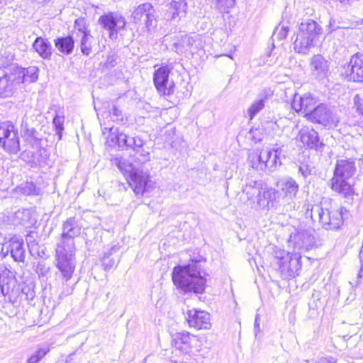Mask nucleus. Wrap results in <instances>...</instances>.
Segmentation results:
<instances>
[{"mask_svg":"<svg viewBox=\"0 0 363 363\" xmlns=\"http://www.w3.org/2000/svg\"><path fill=\"white\" fill-rule=\"evenodd\" d=\"M315 101L311 94H306L303 96H299L298 99L295 98L292 106L296 111L302 112L309 119L310 114L315 110Z\"/></svg>","mask_w":363,"mask_h":363,"instance_id":"obj_19","label":"nucleus"},{"mask_svg":"<svg viewBox=\"0 0 363 363\" xmlns=\"http://www.w3.org/2000/svg\"><path fill=\"white\" fill-rule=\"evenodd\" d=\"M263 150L259 153L251 152L248 156V163L252 168L257 170H264V163L260 162V160L263 158Z\"/></svg>","mask_w":363,"mask_h":363,"instance_id":"obj_37","label":"nucleus"},{"mask_svg":"<svg viewBox=\"0 0 363 363\" xmlns=\"http://www.w3.org/2000/svg\"><path fill=\"white\" fill-rule=\"evenodd\" d=\"M37 274L43 277H47L50 273V267L44 262H39L36 267Z\"/></svg>","mask_w":363,"mask_h":363,"instance_id":"obj_43","label":"nucleus"},{"mask_svg":"<svg viewBox=\"0 0 363 363\" xmlns=\"http://www.w3.org/2000/svg\"><path fill=\"white\" fill-rule=\"evenodd\" d=\"M340 27L336 25L335 20L333 18L330 19L329 24H328V28L330 29V32H332L333 30H337Z\"/></svg>","mask_w":363,"mask_h":363,"instance_id":"obj_51","label":"nucleus"},{"mask_svg":"<svg viewBox=\"0 0 363 363\" xmlns=\"http://www.w3.org/2000/svg\"><path fill=\"white\" fill-rule=\"evenodd\" d=\"M9 250L16 262H24L26 251L23 240L12 238L9 241Z\"/></svg>","mask_w":363,"mask_h":363,"instance_id":"obj_28","label":"nucleus"},{"mask_svg":"<svg viewBox=\"0 0 363 363\" xmlns=\"http://www.w3.org/2000/svg\"><path fill=\"white\" fill-rule=\"evenodd\" d=\"M321 30V27L315 21L307 20L299 24L298 33L316 39Z\"/></svg>","mask_w":363,"mask_h":363,"instance_id":"obj_27","label":"nucleus"},{"mask_svg":"<svg viewBox=\"0 0 363 363\" xmlns=\"http://www.w3.org/2000/svg\"><path fill=\"white\" fill-rule=\"evenodd\" d=\"M14 93V84L8 76L0 77V97L11 96Z\"/></svg>","mask_w":363,"mask_h":363,"instance_id":"obj_34","label":"nucleus"},{"mask_svg":"<svg viewBox=\"0 0 363 363\" xmlns=\"http://www.w3.org/2000/svg\"><path fill=\"white\" fill-rule=\"evenodd\" d=\"M298 174L303 178L308 177L311 174V169L308 164H302L298 167Z\"/></svg>","mask_w":363,"mask_h":363,"instance_id":"obj_48","label":"nucleus"},{"mask_svg":"<svg viewBox=\"0 0 363 363\" xmlns=\"http://www.w3.org/2000/svg\"><path fill=\"white\" fill-rule=\"evenodd\" d=\"M362 257H363V254H362V252L361 251L360 253H359V258H360V260H361V262L362 263Z\"/></svg>","mask_w":363,"mask_h":363,"instance_id":"obj_62","label":"nucleus"},{"mask_svg":"<svg viewBox=\"0 0 363 363\" xmlns=\"http://www.w3.org/2000/svg\"><path fill=\"white\" fill-rule=\"evenodd\" d=\"M14 282V278L10 270L4 266H0V288L3 294H8L10 285Z\"/></svg>","mask_w":363,"mask_h":363,"instance_id":"obj_33","label":"nucleus"},{"mask_svg":"<svg viewBox=\"0 0 363 363\" xmlns=\"http://www.w3.org/2000/svg\"><path fill=\"white\" fill-rule=\"evenodd\" d=\"M187 321L190 327L196 330H207L211 328L209 313L196 309L188 311Z\"/></svg>","mask_w":363,"mask_h":363,"instance_id":"obj_16","label":"nucleus"},{"mask_svg":"<svg viewBox=\"0 0 363 363\" xmlns=\"http://www.w3.org/2000/svg\"><path fill=\"white\" fill-rule=\"evenodd\" d=\"M79 21H80L79 20H77V21H75V25H74V28H77L78 25L79 24Z\"/></svg>","mask_w":363,"mask_h":363,"instance_id":"obj_60","label":"nucleus"},{"mask_svg":"<svg viewBox=\"0 0 363 363\" xmlns=\"http://www.w3.org/2000/svg\"><path fill=\"white\" fill-rule=\"evenodd\" d=\"M15 192L20 195L30 196L38 194V189L33 182H26L17 186L15 188Z\"/></svg>","mask_w":363,"mask_h":363,"instance_id":"obj_35","label":"nucleus"},{"mask_svg":"<svg viewBox=\"0 0 363 363\" xmlns=\"http://www.w3.org/2000/svg\"><path fill=\"white\" fill-rule=\"evenodd\" d=\"M134 137H130L127 135V144H125V149H132L133 143H134Z\"/></svg>","mask_w":363,"mask_h":363,"instance_id":"obj_53","label":"nucleus"},{"mask_svg":"<svg viewBox=\"0 0 363 363\" xmlns=\"http://www.w3.org/2000/svg\"><path fill=\"white\" fill-rule=\"evenodd\" d=\"M99 23L105 29L109 30V37L111 39H116L118 33L123 29L126 25L124 17L113 13L104 14L99 18Z\"/></svg>","mask_w":363,"mask_h":363,"instance_id":"obj_12","label":"nucleus"},{"mask_svg":"<svg viewBox=\"0 0 363 363\" xmlns=\"http://www.w3.org/2000/svg\"><path fill=\"white\" fill-rule=\"evenodd\" d=\"M174 284L185 293L201 294L205 290L206 279L201 274V266L191 260L188 265L175 267L172 272Z\"/></svg>","mask_w":363,"mask_h":363,"instance_id":"obj_1","label":"nucleus"},{"mask_svg":"<svg viewBox=\"0 0 363 363\" xmlns=\"http://www.w3.org/2000/svg\"><path fill=\"white\" fill-rule=\"evenodd\" d=\"M170 69L167 66H162L155 71L153 82L157 90L164 94L169 95L174 91V84L169 81Z\"/></svg>","mask_w":363,"mask_h":363,"instance_id":"obj_13","label":"nucleus"},{"mask_svg":"<svg viewBox=\"0 0 363 363\" xmlns=\"http://www.w3.org/2000/svg\"><path fill=\"white\" fill-rule=\"evenodd\" d=\"M118 249V248L116 246H113L108 252L104 253L102 259L104 270L108 271L115 266V260L113 259H110V256L112 255L113 252H116Z\"/></svg>","mask_w":363,"mask_h":363,"instance_id":"obj_38","label":"nucleus"},{"mask_svg":"<svg viewBox=\"0 0 363 363\" xmlns=\"http://www.w3.org/2000/svg\"><path fill=\"white\" fill-rule=\"evenodd\" d=\"M113 164L128 174V183L136 195H143L148 190L149 174L140 169L135 168L130 162L122 157H116L113 160Z\"/></svg>","mask_w":363,"mask_h":363,"instance_id":"obj_4","label":"nucleus"},{"mask_svg":"<svg viewBox=\"0 0 363 363\" xmlns=\"http://www.w3.org/2000/svg\"><path fill=\"white\" fill-rule=\"evenodd\" d=\"M8 219L14 225H22L26 227L32 225L35 221L32 218L31 210L28 208H21L16 211L8 217Z\"/></svg>","mask_w":363,"mask_h":363,"instance_id":"obj_20","label":"nucleus"},{"mask_svg":"<svg viewBox=\"0 0 363 363\" xmlns=\"http://www.w3.org/2000/svg\"><path fill=\"white\" fill-rule=\"evenodd\" d=\"M302 143L309 148H317L320 142L318 133L313 129L308 127L302 128L298 135Z\"/></svg>","mask_w":363,"mask_h":363,"instance_id":"obj_23","label":"nucleus"},{"mask_svg":"<svg viewBox=\"0 0 363 363\" xmlns=\"http://www.w3.org/2000/svg\"><path fill=\"white\" fill-rule=\"evenodd\" d=\"M264 160H266V158H262V159L260 160V162H262L264 163Z\"/></svg>","mask_w":363,"mask_h":363,"instance_id":"obj_63","label":"nucleus"},{"mask_svg":"<svg viewBox=\"0 0 363 363\" xmlns=\"http://www.w3.org/2000/svg\"><path fill=\"white\" fill-rule=\"evenodd\" d=\"M309 121L322 125L328 129L337 127L340 118L335 107L325 104L315 106V110L310 114Z\"/></svg>","mask_w":363,"mask_h":363,"instance_id":"obj_9","label":"nucleus"},{"mask_svg":"<svg viewBox=\"0 0 363 363\" xmlns=\"http://www.w3.org/2000/svg\"><path fill=\"white\" fill-rule=\"evenodd\" d=\"M39 4H44L49 2L50 0H36Z\"/></svg>","mask_w":363,"mask_h":363,"instance_id":"obj_58","label":"nucleus"},{"mask_svg":"<svg viewBox=\"0 0 363 363\" xmlns=\"http://www.w3.org/2000/svg\"><path fill=\"white\" fill-rule=\"evenodd\" d=\"M363 270V264H362V266H361V269H360V271L358 274V279H360L362 278V274H361V272Z\"/></svg>","mask_w":363,"mask_h":363,"instance_id":"obj_59","label":"nucleus"},{"mask_svg":"<svg viewBox=\"0 0 363 363\" xmlns=\"http://www.w3.org/2000/svg\"><path fill=\"white\" fill-rule=\"evenodd\" d=\"M0 145L10 155H16L21 150L18 129L11 121L0 123Z\"/></svg>","mask_w":363,"mask_h":363,"instance_id":"obj_8","label":"nucleus"},{"mask_svg":"<svg viewBox=\"0 0 363 363\" xmlns=\"http://www.w3.org/2000/svg\"><path fill=\"white\" fill-rule=\"evenodd\" d=\"M269 96V91L264 90L260 94L261 98L255 101L252 104V105L247 109V114L250 120H252L255 116L264 108L266 100Z\"/></svg>","mask_w":363,"mask_h":363,"instance_id":"obj_32","label":"nucleus"},{"mask_svg":"<svg viewBox=\"0 0 363 363\" xmlns=\"http://www.w3.org/2000/svg\"><path fill=\"white\" fill-rule=\"evenodd\" d=\"M341 73L347 81L363 82V54L353 55L349 63L342 67Z\"/></svg>","mask_w":363,"mask_h":363,"instance_id":"obj_11","label":"nucleus"},{"mask_svg":"<svg viewBox=\"0 0 363 363\" xmlns=\"http://www.w3.org/2000/svg\"><path fill=\"white\" fill-rule=\"evenodd\" d=\"M174 47L175 51L180 54L187 51L194 52L198 48L195 38L188 35H182L180 39L174 43Z\"/></svg>","mask_w":363,"mask_h":363,"instance_id":"obj_26","label":"nucleus"},{"mask_svg":"<svg viewBox=\"0 0 363 363\" xmlns=\"http://www.w3.org/2000/svg\"><path fill=\"white\" fill-rule=\"evenodd\" d=\"M132 16L135 23L143 22L148 30L156 26L155 9L150 3L139 5Z\"/></svg>","mask_w":363,"mask_h":363,"instance_id":"obj_14","label":"nucleus"},{"mask_svg":"<svg viewBox=\"0 0 363 363\" xmlns=\"http://www.w3.org/2000/svg\"><path fill=\"white\" fill-rule=\"evenodd\" d=\"M354 104L359 113L363 115V100L358 94L354 97Z\"/></svg>","mask_w":363,"mask_h":363,"instance_id":"obj_49","label":"nucleus"},{"mask_svg":"<svg viewBox=\"0 0 363 363\" xmlns=\"http://www.w3.org/2000/svg\"><path fill=\"white\" fill-rule=\"evenodd\" d=\"M277 186L281 189L284 196L293 199L296 198L299 190L298 183L291 177H286L279 179Z\"/></svg>","mask_w":363,"mask_h":363,"instance_id":"obj_21","label":"nucleus"},{"mask_svg":"<svg viewBox=\"0 0 363 363\" xmlns=\"http://www.w3.org/2000/svg\"><path fill=\"white\" fill-rule=\"evenodd\" d=\"M82 33L80 40V50L84 55H89L92 52V47L94 44V38L86 28H78Z\"/></svg>","mask_w":363,"mask_h":363,"instance_id":"obj_31","label":"nucleus"},{"mask_svg":"<svg viewBox=\"0 0 363 363\" xmlns=\"http://www.w3.org/2000/svg\"><path fill=\"white\" fill-rule=\"evenodd\" d=\"M259 320H260L259 315L257 314L255 316V324H254V329H255L256 334L258 332H259V330H260Z\"/></svg>","mask_w":363,"mask_h":363,"instance_id":"obj_52","label":"nucleus"},{"mask_svg":"<svg viewBox=\"0 0 363 363\" xmlns=\"http://www.w3.org/2000/svg\"><path fill=\"white\" fill-rule=\"evenodd\" d=\"M216 6L220 12H228V10L235 5V0H215Z\"/></svg>","mask_w":363,"mask_h":363,"instance_id":"obj_40","label":"nucleus"},{"mask_svg":"<svg viewBox=\"0 0 363 363\" xmlns=\"http://www.w3.org/2000/svg\"><path fill=\"white\" fill-rule=\"evenodd\" d=\"M315 40L298 33L294 43V50L298 53L306 55L309 52L310 49L314 47L313 41Z\"/></svg>","mask_w":363,"mask_h":363,"instance_id":"obj_30","label":"nucleus"},{"mask_svg":"<svg viewBox=\"0 0 363 363\" xmlns=\"http://www.w3.org/2000/svg\"><path fill=\"white\" fill-rule=\"evenodd\" d=\"M118 133H119V131L118 130H113V128L111 129L110 134L108 135V139H107V143L109 145H111V146L117 145L118 140L116 138L118 136Z\"/></svg>","mask_w":363,"mask_h":363,"instance_id":"obj_45","label":"nucleus"},{"mask_svg":"<svg viewBox=\"0 0 363 363\" xmlns=\"http://www.w3.org/2000/svg\"><path fill=\"white\" fill-rule=\"evenodd\" d=\"M54 45L58 52L65 55H71L74 48L73 35L61 36L54 40Z\"/></svg>","mask_w":363,"mask_h":363,"instance_id":"obj_25","label":"nucleus"},{"mask_svg":"<svg viewBox=\"0 0 363 363\" xmlns=\"http://www.w3.org/2000/svg\"><path fill=\"white\" fill-rule=\"evenodd\" d=\"M172 345L184 353H189L192 348V341L194 338L189 332L182 331L176 333L172 336Z\"/></svg>","mask_w":363,"mask_h":363,"instance_id":"obj_17","label":"nucleus"},{"mask_svg":"<svg viewBox=\"0 0 363 363\" xmlns=\"http://www.w3.org/2000/svg\"><path fill=\"white\" fill-rule=\"evenodd\" d=\"M289 28L287 26L281 25L280 27L276 28L274 33V36H276L279 40H281L286 38Z\"/></svg>","mask_w":363,"mask_h":363,"instance_id":"obj_42","label":"nucleus"},{"mask_svg":"<svg viewBox=\"0 0 363 363\" xmlns=\"http://www.w3.org/2000/svg\"><path fill=\"white\" fill-rule=\"evenodd\" d=\"M25 291H26L25 288L22 289V292L23 293H26ZM26 295H27L28 298H33L34 297V291H30L28 289V291L26 292Z\"/></svg>","mask_w":363,"mask_h":363,"instance_id":"obj_55","label":"nucleus"},{"mask_svg":"<svg viewBox=\"0 0 363 363\" xmlns=\"http://www.w3.org/2000/svg\"><path fill=\"white\" fill-rule=\"evenodd\" d=\"M362 257H363V254H362V252L361 251L360 253H359V258H360V260H361V262L362 263Z\"/></svg>","mask_w":363,"mask_h":363,"instance_id":"obj_61","label":"nucleus"},{"mask_svg":"<svg viewBox=\"0 0 363 363\" xmlns=\"http://www.w3.org/2000/svg\"><path fill=\"white\" fill-rule=\"evenodd\" d=\"M145 144V142L140 137L135 136L132 150L136 153H138L143 157L141 160L143 162H145L150 159V152L143 148Z\"/></svg>","mask_w":363,"mask_h":363,"instance_id":"obj_36","label":"nucleus"},{"mask_svg":"<svg viewBox=\"0 0 363 363\" xmlns=\"http://www.w3.org/2000/svg\"><path fill=\"white\" fill-rule=\"evenodd\" d=\"M315 363H336V361L332 357H327L318 359Z\"/></svg>","mask_w":363,"mask_h":363,"instance_id":"obj_50","label":"nucleus"},{"mask_svg":"<svg viewBox=\"0 0 363 363\" xmlns=\"http://www.w3.org/2000/svg\"><path fill=\"white\" fill-rule=\"evenodd\" d=\"M343 210L346 211L344 208L334 209L315 205L311 209V217L325 230H337L343 223Z\"/></svg>","mask_w":363,"mask_h":363,"instance_id":"obj_5","label":"nucleus"},{"mask_svg":"<svg viewBox=\"0 0 363 363\" xmlns=\"http://www.w3.org/2000/svg\"><path fill=\"white\" fill-rule=\"evenodd\" d=\"M38 68L33 66L23 71V80L28 82H34L38 78Z\"/></svg>","mask_w":363,"mask_h":363,"instance_id":"obj_39","label":"nucleus"},{"mask_svg":"<svg viewBox=\"0 0 363 363\" xmlns=\"http://www.w3.org/2000/svg\"><path fill=\"white\" fill-rule=\"evenodd\" d=\"M274 258L284 279L295 277L301 269V256L297 253L290 254L284 250L279 249L274 251Z\"/></svg>","mask_w":363,"mask_h":363,"instance_id":"obj_6","label":"nucleus"},{"mask_svg":"<svg viewBox=\"0 0 363 363\" xmlns=\"http://www.w3.org/2000/svg\"><path fill=\"white\" fill-rule=\"evenodd\" d=\"M355 172L356 167L354 160H337L334 176L331 179V189L345 199L352 200L354 191L352 185L347 180L351 178Z\"/></svg>","mask_w":363,"mask_h":363,"instance_id":"obj_3","label":"nucleus"},{"mask_svg":"<svg viewBox=\"0 0 363 363\" xmlns=\"http://www.w3.org/2000/svg\"><path fill=\"white\" fill-rule=\"evenodd\" d=\"M310 67L312 74L318 79L327 78L330 73V62L321 55L311 57Z\"/></svg>","mask_w":363,"mask_h":363,"instance_id":"obj_15","label":"nucleus"},{"mask_svg":"<svg viewBox=\"0 0 363 363\" xmlns=\"http://www.w3.org/2000/svg\"><path fill=\"white\" fill-rule=\"evenodd\" d=\"M281 150L276 149L272 150H263V158H266L264 163V170L268 169L269 172L276 170L277 166L281 164L280 160Z\"/></svg>","mask_w":363,"mask_h":363,"instance_id":"obj_24","label":"nucleus"},{"mask_svg":"<svg viewBox=\"0 0 363 363\" xmlns=\"http://www.w3.org/2000/svg\"><path fill=\"white\" fill-rule=\"evenodd\" d=\"M38 357H35L33 354L31 355L28 359L26 363H39Z\"/></svg>","mask_w":363,"mask_h":363,"instance_id":"obj_54","label":"nucleus"},{"mask_svg":"<svg viewBox=\"0 0 363 363\" xmlns=\"http://www.w3.org/2000/svg\"><path fill=\"white\" fill-rule=\"evenodd\" d=\"M188 11V4L186 0H173L171 1L167 14L171 20H180L186 16Z\"/></svg>","mask_w":363,"mask_h":363,"instance_id":"obj_22","label":"nucleus"},{"mask_svg":"<svg viewBox=\"0 0 363 363\" xmlns=\"http://www.w3.org/2000/svg\"><path fill=\"white\" fill-rule=\"evenodd\" d=\"M33 49L45 60H50L52 54L50 43L45 38L38 37L33 43Z\"/></svg>","mask_w":363,"mask_h":363,"instance_id":"obj_29","label":"nucleus"},{"mask_svg":"<svg viewBox=\"0 0 363 363\" xmlns=\"http://www.w3.org/2000/svg\"><path fill=\"white\" fill-rule=\"evenodd\" d=\"M342 4L345 5H352L353 3L357 1V0H339Z\"/></svg>","mask_w":363,"mask_h":363,"instance_id":"obj_56","label":"nucleus"},{"mask_svg":"<svg viewBox=\"0 0 363 363\" xmlns=\"http://www.w3.org/2000/svg\"><path fill=\"white\" fill-rule=\"evenodd\" d=\"M249 205L255 209H269L279 203V191L264 185L262 181H250L242 189Z\"/></svg>","mask_w":363,"mask_h":363,"instance_id":"obj_2","label":"nucleus"},{"mask_svg":"<svg viewBox=\"0 0 363 363\" xmlns=\"http://www.w3.org/2000/svg\"><path fill=\"white\" fill-rule=\"evenodd\" d=\"M291 240L294 243L296 248L298 250H309L315 244V238L308 230H298L293 236Z\"/></svg>","mask_w":363,"mask_h":363,"instance_id":"obj_18","label":"nucleus"},{"mask_svg":"<svg viewBox=\"0 0 363 363\" xmlns=\"http://www.w3.org/2000/svg\"><path fill=\"white\" fill-rule=\"evenodd\" d=\"M27 132H28V135L31 136V137H35L34 136V133H35V130L34 128H32L30 130L28 129L27 130Z\"/></svg>","mask_w":363,"mask_h":363,"instance_id":"obj_57","label":"nucleus"},{"mask_svg":"<svg viewBox=\"0 0 363 363\" xmlns=\"http://www.w3.org/2000/svg\"><path fill=\"white\" fill-rule=\"evenodd\" d=\"M116 139L118 140V147L121 149H125V144H127V135L123 132H119L118 133Z\"/></svg>","mask_w":363,"mask_h":363,"instance_id":"obj_47","label":"nucleus"},{"mask_svg":"<svg viewBox=\"0 0 363 363\" xmlns=\"http://www.w3.org/2000/svg\"><path fill=\"white\" fill-rule=\"evenodd\" d=\"M82 232V225L74 217L67 218L62 224L61 238L57 246L68 249H76L74 238Z\"/></svg>","mask_w":363,"mask_h":363,"instance_id":"obj_10","label":"nucleus"},{"mask_svg":"<svg viewBox=\"0 0 363 363\" xmlns=\"http://www.w3.org/2000/svg\"><path fill=\"white\" fill-rule=\"evenodd\" d=\"M50 352V347L47 345L43 346L38 349L33 355L38 357V361H40L48 352Z\"/></svg>","mask_w":363,"mask_h":363,"instance_id":"obj_46","label":"nucleus"},{"mask_svg":"<svg viewBox=\"0 0 363 363\" xmlns=\"http://www.w3.org/2000/svg\"><path fill=\"white\" fill-rule=\"evenodd\" d=\"M75 252L76 249L60 246H57L55 249V265L66 282L71 279L76 268Z\"/></svg>","mask_w":363,"mask_h":363,"instance_id":"obj_7","label":"nucleus"},{"mask_svg":"<svg viewBox=\"0 0 363 363\" xmlns=\"http://www.w3.org/2000/svg\"><path fill=\"white\" fill-rule=\"evenodd\" d=\"M64 121L65 118L63 116H56L53 118V125L55 128L56 134L58 135V140H61L62 130H64Z\"/></svg>","mask_w":363,"mask_h":363,"instance_id":"obj_41","label":"nucleus"},{"mask_svg":"<svg viewBox=\"0 0 363 363\" xmlns=\"http://www.w3.org/2000/svg\"><path fill=\"white\" fill-rule=\"evenodd\" d=\"M113 115V120L117 122L123 123L124 121V118L122 114V111L119 109L116 106H113L111 111Z\"/></svg>","mask_w":363,"mask_h":363,"instance_id":"obj_44","label":"nucleus"}]
</instances>
